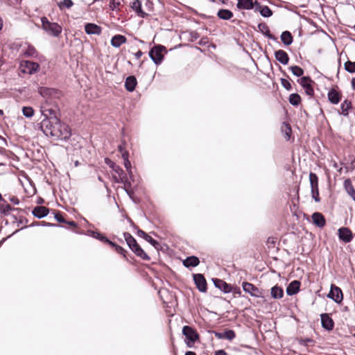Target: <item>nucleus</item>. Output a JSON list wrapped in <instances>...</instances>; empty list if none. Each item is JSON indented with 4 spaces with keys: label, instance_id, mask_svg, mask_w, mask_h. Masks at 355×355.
<instances>
[{
    "label": "nucleus",
    "instance_id": "1",
    "mask_svg": "<svg viewBox=\"0 0 355 355\" xmlns=\"http://www.w3.org/2000/svg\"><path fill=\"white\" fill-rule=\"evenodd\" d=\"M40 128L46 136L50 137L53 140L66 141L71 137L69 127L62 123L58 117L43 119L40 124Z\"/></svg>",
    "mask_w": 355,
    "mask_h": 355
},
{
    "label": "nucleus",
    "instance_id": "2",
    "mask_svg": "<svg viewBox=\"0 0 355 355\" xmlns=\"http://www.w3.org/2000/svg\"><path fill=\"white\" fill-rule=\"evenodd\" d=\"M42 28L49 35L54 37H58L62 33V26L55 22H51L46 17L41 18Z\"/></svg>",
    "mask_w": 355,
    "mask_h": 355
},
{
    "label": "nucleus",
    "instance_id": "3",
    "mask_svg": "<svg viewBox=\"0 0 355 355\" xmlns=\"http://www.w3.org/2000/svg\"><path fill=\"white\" fill-rule=\"evenodd\" d=\"M105 163L107 165H108L109 167L111 168L119 175V178H117L116 176L114 177V179L116 182L124 183L125 187L127 185L128 187H130V183L128 182L127 180H126L127 179L126 173L123 171V170L119 166L116 165L113 161H112L110 159H109L107 157L105 159Z\"/></svg>",
    "mask_w": 355,
    "mask_h": 355
},
{
    "label": "nucleus",
    "instance_id": "4",
    "mask_svg": "<svg viewBox=\"0 0 355 355\" xmlns=\"http://www.w3.org/2000/svg\"><path fill=\"white\" fill-rule=\"evenodd\" d=\"M166 48L162 45H157L152 48L149 51V57L156 64H160L164 59L163 51Z\"/></svg>",
    "mask_w": 355,
    "mask_h": 355
},
{
    "label": "nucleus",
    "instance_id": "5",
    "mask_svg": "<svg viewBox=\"0 0 355 355\" xmlns=\"http://www.w3.org/2000/svg\"><path fill=\"white\" fill-rule=\"evenodd\" d=\"M182 334L186 337V343L189 347H191L199 338L198 334L190 326L183 327Z\"/></svg>",
    "mask_w": 355,
    "mask_h": 355
},
{
    "label": "nucleus",
    "instance_id": "6",
    "mask_svg": "<svg viewBox=\"0 0 355 355\" xmlns=\"http://www.w3.org/2000/svg\"><path fill=\"white\" fill-rule=\"evenodd\" d=\"M242 288L245 293H249L252 297L261 298L263 297V291L259 289L257 286L251 283L245 282H243Z\"/></svg>",
    "mask_w": 355,
    "mask_h": 355
},
{
    "label": "nucleus",
    "instance_id": "7",
    "mask_svg": "<svg viewBox=\"0 0 355 355\" xmlns=\"http://www.w3.org/2000/svg\"><path fill=\"white\" fill-rule=\"evenodd\" d=\"M327 297L333 300L337 304L341 303L343 300V294L342 290L335 285H331Z\"/></svg>",
    "mask_w": 355,
    "mask_h": 355
},
{
    "label": "nucleus",
    "instance_id": "8",
    "mask_svg": "<svg viewBox=\"0 0 355 355\" xmlns=\"http://www.w3.org/2000/svg\"><path fill=\"white\" fill-rule=\"evenodd\" d=\"M193 280L196 287L200 292L205 293L207 291V282L202 274H194Z\"/></svg>",
    "mask_w": 355,
    "mask_h": 355
},
{
    "label": "nucleus",
    "instance_id": "9",
    "mask_svg": "<svg viewBox=\"0 0 355 355\" xmlns=\"http://www.w3.org/2000/svg\"><path fill=\"white\" fill-rule=\"evenodd\" d=\"M338 237L343 242L349 243L353 239V234L348 227H340L338 230Z\"/></svg>",
    "mask_w": 355,
    "mask_h": 355
},
{
    "label": "nucleus",
    "instance_id": "10",
    "mask_svg": "<svg viewBox=\"0 0 355 355\" xmlns=\"http://www.w3.org/2000/svg\"><path fill=\"white\" fill-rule=\"evenodd\" d=\"M254 12H259L263 17H270L272 15V11L268 6H262L257 1H255Z\"/></svg>",
    "mask_w": 355,
    "mask_h": 355
},
{
    "label": "nucleus",
    "instance_id": "11",
    "mask_svg": "<svg viewBox=\"0 0 355 355\" xmlns=\"http://www.w3.org/2000/svg\"><path fill=\"white\" fill-rule=\"evenodd\" d=\"M320 318L322 327L327 331H331L334 327L333 319L327 313L321 314Z\"/></svg>",
    "mask_w": 355,
    "mask_h": 355
},
{
    "label": "nucleus",
    "instance_id": "12",
    "mask_svg": "<svg viewBox=\"0 0 355 355\" xmlns=\"http://www.w3.org/2000/svg\"><path fill=\"white\" fill-rule=\"evenodd\" d=\"M85 31L87 35H99L102 33V28L94 23H87L85 25Z\"/></svg>",
    "mask_w": 355,
    "mask_h": 355
},
{
    "label": "nucleus",
    "instance_id": "13",
    "mask_svg": "<svg viewBox=\"0 0 355 355\" xmlns=\"http://www.w3.org/2000/svg\"><path fill=\"white\" fill-rule=\"evenodd\" d=\"M213 282L215 285V286L218 288H219L221 291H223L224 293H229L231 292V285L226 283L223 279H213Z\"/></svg>",
    "mask_w": 355,
    "mask_h": 355
},
{
    "label": "nucleus",
    "instance_id": "14",
    "mask_svg": "<svg viewBox=\"0 0 355 355\" xmlns=\"http://www.w3.org/2000/svg\"><path fill=\"white\" fill-rule=\"evenodd\" d=\"M275 59L281 64L286 65L289 62V56L288 53L282 49L277 50L275 52Z\"/></svg>",
    "mask_w": 355,
    "mask_h": 355
},
{
    "label": "nucleus",
    "instance_id": "15",
    "mask_svg": "<svg viewBox=\"0 0 355 355\" xmlns=\"http://www.w3.org/2000/svg\"><path fill=\"white\" fill-rule=\"evenodd\" d=\"M49 212V208L44 206H36L32 211V214L37 218H42L48 215Z\"/></svg>",
    "mask_w": 355,
    "mask_h": 355
},
{
    "label": "nucleus",
    "instance_id": "16",
    "mask_svg": "<svg viewBox=\"0 0 355 355\" xmlns=\"http://www.w3.org/2000/svg\"><path fill=\"white\" fill-rule=\"evenodd\" d=\"M300 282L297 280L291 282L286 287V294L289 296L295 295L300 291Z\"/></svg>",
    "mask_w": 355,
    "mask_h": 355
},
{
    "label": "nucleus",
    "instance_id": "17",
    "mask_svg": "<svg viewBox=\"0 0 355 355\" xmlns=\"http://www.w3.org/2000/svg\"><path fill=\"white\" fill-rule=\"evenodd\" d=\"M42 113L44 117V119H51L53 117H57L56 109L49 107L47 105L42 106Z\"/></svg>",
    "mask_w": 355,
    "mask_h": 355
},
{
    "label": "nucleus",
    "instance_id": "18",
    "mask_svg": "<svg viewBox=\"0 0 355 355\" xmlns=\"http://www.w3.org/2000/svg\"><path fill=\"white\" fill-rule=\"evenodd\" d=\"M39 93L43 97L49 98L53 96H55L58 94V91L53 88L42 87L39 88Z\"/></svg>",
    "mask_w": 355,
    "mask_h": 355
},
{
    "label": "nucleus",
    "instance_id": "19",
    "mask_svg": "<svg viewBox=\"0 0 355 355\" xmlns=\"http://www.w3.org/2000/svg\"><path fill=\"white\" fill-rule=\"evenodd\" d=\"M236 7L240 10H254L255 1L253 2L252 0H237Z\"/></svg>",
    "mask_w": 355,
    "mask_h": 355
},
{
    "label": "nucleus",
    "instance_id": "20",
    "mask_svg": "<svg viewBox=\"0 0 355 355\" xmlns=\"http://www.w3.org/2000/svg\"><path fill=\"white\" fill-rule=\"evenodd\" d=\"M327 96L330 103L334 105L338 104L341 99L340 94L334 88L329 91Z\"/></svg>",
    "mask_w": 355,
    "mask_h": 355
},
{
    "label": "nucleus",
    "instance_id": "21",
    "mask_svg": "<svg viewBox=\"0 0 355 355\" xmlns=\"http://www.w3.org/2000/svg\"><path fill=\"white\" fill-rule=\"evenodd\" d=\"M137 85V78L134 76H129L125 80V87L127 91L132 92Z\"/></svg>",
    "mask_w": 355,
    "mask_h": 355
},
{
    "label": "nucleus",
    "instance_id": "22",
    "mask_svg": "<svg viewBox=\"0 0 355 355\" xmlns=\"http://www.w3.org/2000/svg\"><path fill=\"white\" fill-rule=\"evenodd\" d=\"M24 71H26L29 74H33L37 72L40 68L38 63L28 60L24 62Z\"/></svg>",
    "mask_w": 355,
    "mask_h": 355
},
{
    "label": "nucleus",
    "instance_id": "23",
    "mask_svg": "<svg viewBox=\"0 0 355 355\" xmlns=\"http://www.w3.org/2000/svg\"><path fill=\"white\" fill-rule=\"evenodd\" d=\"M259 31L267 37L268 39L272 40H277V37H275L273 35L270 33V28L265 23H260L258 25Z\"/></svg>",
    "mask_w": 355,
    "mask_h": 355
},
{
    "label": "nucleus",
    "instance_id": "24",
    "mask_svg": "<svg viewBox=\"0 0 355 355\" xmlns=\"http://www.w3.org/2000/svg\"><path fill=\"white\" fill-rule=\"evenodd\" d=\"M313 223L318 227H323L325 225V218L320 212H315L312 215Z\"/></svg>",
    "mask_w": 355,
    "mask_h": 355
},
{
    "label": "nucleus",
    "instance_id": "25",
    "mask_svg": "<svg viewBox=\"0 0 355 355\" xmlns=\"http://www.w3.org/2000/svg\"><path fill=\"white\" fill-rule=\"evenodd\" d=\"M126 42L127 39L124 35H116L111 40V45L115 48H119Z\"/></svg>",
    "mask_w": 355,
    "mask_h": 355
},
{
    "label": "nucleus",
    "instance_id": "26",
    "mask_svg": "<svg viewBox=\"0 0 355 355\" xmlns=\"http://www.w3.org/2000/svg\"><path fill=\"white\" fill-rule=\"evenodd\" d=\"M199 263V259L196 256L188 257L183 261V265L186 268L196 267Z\"/></svg>",
    "mask_w": 355,
    "mask_h": 355
},
{
    "label": "nucleus",
    "instance_id": "27",
    "mask_svg": "<svg viewBox=\"0 0 355 355\" xmlns=\"http://www.w3.org/2000/svg\"><path fill=\"white\" fill-rule=\"evenodd\" d=\"M131 250L139 257L145 261H149L150 257L144 252V250L137 244Z\"/></svg>",
    "mask_w": 355,
    "mask_h": 355
},
{
    "label": "nucleus",
    "instance_id": "28",
    "mask_svg": "<svg viewBox=\"0 0 355 355\" xmlns=\"http://www.w3.org/2000/svg\"><path fill=\"white\" fill-rule=\"evenodd\" d=\"M14 209L6 200L2 199L0 200V213L4 216H8L10 214L11 211Z\"/></svg>",
    "mask_w": 355,
    "mask_h": 355
},
{
    "label": "nucleus",
    "instance_id": "29",
    "mask_svg": "<svg viewBox=\"0 0 355 355\" xmlns=\"http://www.w3.org/2000/svg\"><path fill=\"white\" fill-rule=\"evenodd\" d=\"M270 295L273 299H281L284 296V290L282 287L276 285L272 287L270 291Z\"/></svg>",
    "mask_w": 355,
    "mask_h": 355
},
{
    "label": "nucleus",
    "instance_id": "30",
    "mask_svg": "<svg viewBox=\"0 0 355 355\" xmlns=\"http://www.w3.org/2000/svg\"><path fill=\"white\" fill-rule=\"evenodd\" d=\"M132 8L141 17H145L147 15L144 12L141 8V1L139 0H135L131 6Z\"/></svg>",
    "mask_w": 355,
    "mask_h": 355
},
{
    "label": "nucleus",
    "instance_id": "31",
    "mask_svg": "<svg viewBox=\"0 0 355 355\" xmlns=\"http://www.w3.org/2000/svg\"><path fill=\"white\" fill-rule=\"evenodd\" d=\"M87 235L92 236L94 239H96L105 243H108V242L110 241V240L106 236H105L104 235L101 234L98 232H95L93 230H87Z\"/></svg>",
    "mask_w": 355,
    "mask_h": 355
},
{
    "label": "nucleus",
    "instance_id": "32",
    "mask_svg": "<svg viewBox=\"0 0 355 355\" xmlns=\"http://www.w3.org/2000/svg\"><path fill=\"white\" fill-rule=\"evenodd\" d=\"M344 187L347 193L353 198L355 201V189L352 184L350 179H346L344 181Z\"/></svg>",
    "mask_w": 355,
    "mask_h": 355
},
{
    "label": "nucleus",
    "instance_id": "33",
    "mask_svg": "<svg viewBox=\"0 0 355 355\" xmlns=\"http://www.w3.org/2000/svg\"><path fill=\"white\" fill-rule=\"evenodd\" d=\"M280 37H281L282 42L286 46H288L293 43V36H292L291 33L288 31H285L282 32Z\"/></svg>",
    "mask_w": 355,
    "mask_h": 355
},
{
    "label": "nucleus",
    "instance_id": "34",
    "mask_svg": "<svg viewBox=\"0 0 355 355\" xmlns=\"http://www.w3.org/2000/svg\"><path fill=\"white\" fill-rule=\"evenodd\" d=\"M217 16L221 19L228 20L233 17V12L227 9H220L218 11Z\"/></svg>",
    "mask_w": 355,
    "mask_h": 355
},
{
    "label": "nucleus",
    "instance_id": "35",
    "mask_svg": "<svg viewBox=\"0 0 355 355\" xmlns=\"http://www.w3.org/2000/svg\"><path fill=\"white\" fill-rule=\"evenodd\" d=\"M124 239L127 243V245L130 248V249H132L137 243L135 239L128 232L123 233Z\"/></svg>",
    "mask_w": 355,
    "mask_h": 355
},
{
    "label": "nucleus",
    "instance_id": "36",
    "mask_svg": "<svg viewBox=\"0 0 355 355\" xmlns=\"http://www.w3.org/2000/svg\"><path fill=\"white\" fill-rule=\"evenodd\" d=\"M23 53L25 57H36L37 55V50L31 44H28Z\"/></svg>",
    "mask_w": 355,
    "mask_h": 355
},
{
    "label": "nucleus",
    "instance_id": "37",
    "mask_svg": "<svg viewBox=\"0 0 355 355\" xmlns=\"http://www.w3.org/2000/svg\"><path fill=\"white\" fill-rule=\"evenodd\" d=\"M309 181L311 191L318 189V178L315 173L312 172L309 173Z\"/></svg>",
    "mask_w": 355,
    "mask_h": 355
},
{
    "label": "nucleus",
    "instance_id": "38",
    "mask_svg": "<svg viewBox=\"0 0 355 355\" xmlns=\"http://www.w3.org/2000/svg\"><path fill=\"white\" fill-rule=\"evenodd\" d=\"M352 107V103L350 101L346 99L340 105V109L342 110V114L344 116H348L349 110Z\"/></svg>",
    "mask_w": 355,
    "mask_h": 355
},
{
    "label": "nucleus",
    "instance_id": "39",
    "mask_svg": "<svg viewBox=\"0 0 355 355\" xmlns=\"http://www.w3.org/2000/svg\"><path fill=\"white\" fill-rule=\"evenodd\" d=\"M288 101L291 105L297 106L300 103L301 97L298 94L293 93L289 96Z\"/></svg>",
    "mask_w": 355,
    "mask_h": 355
},
{
    "label": "nucleus",
    "instance_id": "40",
    "mask_svg": "<svg viewBox=\"0 0 355 355\" xmlns=\"http://www.w3.org/2000/svg\"><path fill=\"white\" fill-rule=\"evenodd\" d=\"M107 244L110 245V246L114 248L116 252L123 255V257H125V258L126 257V255H125L126 251L121 246L118 245L117 244L111 241L110 240Z\"/></svg>",
    "mask_w": 355,
    "mask_h": 355
},
{
    "label": "nucleus",
    "instance_id": "41",
    "mask_svg": "<svg viewBox=\"0 0 355 355\" xmlns=\"http://www.w3.org/2000/svg\"><path fill=\"white\" fill-rule=\"evenodd\" d=\"M289 69L292 73L297 77H301L304 74V70L299 66H291Z\"/></svg>",
    "mask_w": 355,
    "mask_h": 355
},
{
    "label": "nucleus",
    "instance_id": "42",
    "mask_svg": "<svg viewBox=\"0 0 355 355\" xmlns=\"http://www.w3.org/2000/svg\"><path fill=\"white\" fill-rule=\"evenodd\" d=\"M344 67L347 72L355 73V62L348 60L344 64Z\"/></svg>",
    "mask_w": 355,
    "mask_h": 355
},
{
    "label": "nucleus",
    "instance_id": "43",
    "mask_svg": "<svg viewBox=\"0 0 355 355\" xmlns=\"http://www.w3.org/2000/svg\"><path fill=\"white\" fill-rule=\"evenodd\" d=\"M298 83L301 85L303 88L306 87L307 86L311 85V79L309 76H303L300 79H299Z\"/></svg>",
    "mask_w": 355,
    "mask_h": 355
},
{
    "label": "nucleus",
    "instance_id": "44",
    "mask_svg": "<svg viewBox=\"0 0 355 355\" xmlns=\"http://www.w3.org/2000/svg\"><path fill=\"white\" fill-rule=\"evenodd\" d=\"M224 339H227L228 340H232L236 337L235 332L232 329L225 330L223 332Z\"/></svg>",
    "mask_w": 355,
    "mask_h": 355
},
{
    "label": "nucleus",
    "instance_id": "45",
    "mask_svg": "<svg viewBox=\"0 0 355 355\" xmlns=\"http://www.w3.org/2000/svg\"><path fill=\"white\" fill-rule=\"evenodd\" d=\"M22 112L24 116L31 118L34 114V110L31 107H24L22 108Z\"/></svg>",
    "mask_w": 355,
    "mask_h": 355
},
{
    "label": "nucleus",
    "instance_id": "46",
    "mask_svg": "<svg viewBox=\"0 0 355 355\" xmlns=\"http://www.w3.org/2000/svg\"><path fill=\"white\" fill-rule=\"evenodd\" d=\"M73 5V3L71 0H63L62 1L58 3L59 8L62 10L64 8H70Z\"/></svg>",
    "mask_w": 355,
    "mask_h": 355
},
{
    "label": "nucleus",
    "instance_id": "47",
    "mask_svg": "<svg viewBox=\"0 0 355 355\" xmlns=\"http://www.w3.org/2000/svg\"><path fill=\"white\" fill-rule=\"evenodd\" d=\"M121 3L119 0H110L109 7L112 10H116L119 9Z\"/></svg>",
    "mask_w": 355,
    "mask_h": 355
},
{
    "label": "nucleus",
    "instance_id": "48",
    "mask_svg": "<svg viewBox=\"0 0 355 355\" xmlns=\"http://www.w3.org/2000/svg\"><path fill=\"white\" fill-rule=\"evenodd\" d=\"M145 240L146 241H148L149 243H150L153 247H155L156 249H158L159 247L160 246L159 243L158 241H157L156 240H155L153 238H152L150 236H149L148 234L147 235V236L145 238Z\"/></svg>",
    "mask_w": 355,
    "mask_h": 355
},
{
    "label": "nucleus",
    "instance_id": "49",
    "mask_svg": "<svg viewBox=\"0 0 355 355\" xmlns=\"http://www.w3.org/2000/svg\"><path fill=\"white\" fill-rule=\"evenodd\" d=\"M281 84L287 91L292 90V85L287 79L281 78Z\"/></svg>",
    "mask_w": 355,
    "mask_h": 355
},
{
    "label": "nucleus",
    "instance_id": "50",
    "mask_svg": "<svg viewBox=\"0 0 355 355\" xmlns=\"http://www.w3.org/2000/svg\"><path fill=\"white\" fill-rule=\"evenodd\" d=\"M291 135V128L289 124H286V129L284 130V138L289 140Z\"/></svg>",
    "mask_w": 355,
    "mask_h": 355
},
{
    "label": "nucleus",
    "instance_id": "51",
    "mask_svg": "<svg viewBox=\"0 0 355 355\" xmlns=\"http://www.w3.org/2000/svg\"><path fill=\"white\" fill-rule=\"evenodd\" d=\"M34 225H42V226H45V227H56V226H58L57 224L46 223V222H44V221H42L40 223H36L35 224H31L30 226L32 227V226H34Z\"/></svg>",
    "mask_w": 355,
    "mask_h": 355
},
{
    "label": "nucleus",
    "instance_id": "52",
    "mask_svg": "<svg viewBox=\"0 0 355 355\" xmlns=\"http://www.w3.org/2000/svg\"><path fill=\"white\" fill-rule=\"evenodd\" d=\"M305 90V93L309 96H313L314 95V90L311 85L307 86L306 87L304 88Z\"/></svg>",
    "mask_w": 355,
    "mask_h": 355
},
{
    "label": "nucleus",
    "instance_id": "53",
    "mask_svg": "<svg viewBox=\"0 0 355 355\" xmlns=\"http://www.w3.org/2000/svg\"><path fill=\"white\" fill-rule=\"evenodd\" d=\"M311 195L312 198L314 199L315 202L320 201V197H319V189H315L313 191H311Z\"/></svg>",
    "mask_w": 355,
    "mask_h": 355
},
{
    "label": "nucleus",
    "instance_id": "54",
    "mask_svg": "<svg viewBox=\"0 0 355 355\" xmlns=\"http://www.w3.org/2000/svg\"><path fill=\"white\" fill-rule=\"evenodd\" d=\"M276 243V239L275 237H269L267 240L268 248H274Z\"/></svg>",
    "mask_w": 355,
    "mask_h": 355
},
{
    "label": "nucleus",
    "instance_id": "55",
    "mask_svg": "<svg viewBox=\"0 0 355 355\" xmlns=\"http://www.w3.org/2000/svg\"><path fill=\"white\" fill-rule=\"evenodd\" d=\"M231 292L230 293H232L234 295H239L241 296V291L239 287H237V286H235V287H233L231 286Z\"/></svg>",
    "mask_w": 355,
    "mask_h": 355
},
{
    "label": "nucleus",
    "instance_id": "56",
    "mask_svg": "<svg viewBox=\"0 0 355 355\" xmlns=\"http://www.w3.org/2000/svg\"><path fill=\"white\" fill-rule=\"evenodd\" d=\"M55 218L56 219L57 221H58L59 223H66V220L64 218V217L62 216V214L58 213L55 215Z\"/></svg>",
    "mask_w": 355,
    "mask_h": 355
},
{
    "label": "nucleus",
    "instance_id": "57",
    "mask_svg": "<svg viewBox=\"0 0 355 355\" xmlns=\"http://www.w3.org/2000/svg\"><path fill=\"white\" fill-rule=\"evenodd\" d=\"M119 151L121 153L123 151H125V141L123 140L121 144L118 146Z\"/></svg>",
    "mask_w": 355,
    "mask_h": 355
},
{
    "label": "nucleus",
    "instance_id": "58",
    "mask_svg": "<svg viewBox=\"0 0 355 355\" xmlns=\"http://www.w3.org/2000/svg\"><path fill=\"white\" fill-rule=\"evenodd\" d=\"M137 236H139V237H142V238H144V239H145V238H146V237L147 236V235H148V234H147L144 231H143V230H139V229H138V230H137Z\"/></svg>",
    "mask_w": 355,
    "mask_h": 355
},
{
    "label": "nucleus",
    "instance_id": "59",
    "mask_svg": "<svg viewBox=\"0 0 355 355\" xmlns=\"http://www.w3.org/2000/svg\"><path fill=\"white\" fill-rule=\"evenodd\" d=\"M214 335L218 339H224L223 332L214 331Z\"/></svg>",
    "mask_w": 355,
    "mask_h": 355
},
{
    "label": "nucleus",
    "instance_id": "60",
    "mask_svg": "<svg viewBox=\"0 0 355 355\" xmlns=\"http://www.w3.org/2000/svg\"><path fill=\"white\" fill-rule=\"evenodd\" d=\"M121 157H122L123 160L129 159H128L129 153H128V150L123 151V153H121Z\"/></svg>",
    "mask_w": 355,
    "mask_h": 355
},
{
    "label": "nucleus",
    "instance_id": "61",
    "mask_svg": "<svg viewBox=\"0 0 355 355\" xmlns=\"http://www.w3.org/2000/svg\"><path fill=\"white\" fill-rule=\"evenodd\" d=\"M123 164L125 169L131 168V163L129 159L123 160Z\"/></svg>",
    "mask_w": 355,
    "mask_h": 355
},
{
    "label": "nucleus",
    "instance_id": "62",
    "mask_svg": "<svg viewBox=\"0 0 355 355\" xmlns=\"http://www.w3.org/2000/svg\"><path fill=\"white\" fill-rule=\"evenodd\" d=\"M143 55V52L141 50H139L135 53V56L137 59H139Z\"/></svg>",
    "mask_w": 355,
    "mask_h": 355
},
{
    "label": "nucleus",
    "instance_id": "63",
    "mask_svg": "<svg viewBox=\"0 0 355 355\" xmlns=\"http://www.w3.org/2000/svg\"><path fill=\"white\" fill-rule=\"evenodd\" d=\"M214 355H227V353L223 349H220L216 351Z\"/></svg>",
    "mask_w": 355,
    "mask_h": 355
},
{
    "label": "nucleus",
    "instance_id": "64",
    "mask_svg": "<svg viewBox=\"0 0 355 355\" xmlns=\"http://www.w3.org/2000/svg\"><path fill=\"white\" fill-rule=\"evenodd\" d=\"M10 201L12 202H13L15 205H18L19 202L18 198L16 197H13V198H10Z\"/></svg>",
    "mask_w": 355,
    "mask_h": 355
}]
</instances>
